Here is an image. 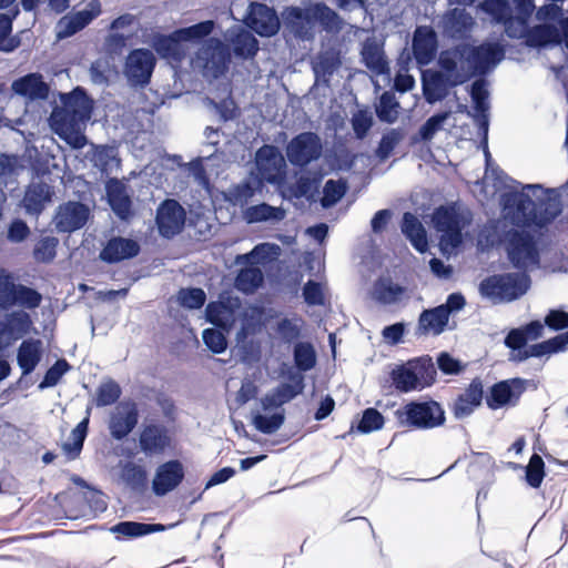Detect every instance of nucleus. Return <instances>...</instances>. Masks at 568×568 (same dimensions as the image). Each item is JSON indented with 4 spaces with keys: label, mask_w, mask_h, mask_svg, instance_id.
Listing matches in <instances>:
<instances>
[{
    "label": "nucleus",
    "mask_w": 568,
    "mask_h": 568,
    "mask_svg": "<svg viewBox=\"0 0 568 568\" xmlns=\"http://www.w3.org/2000/svg\"><path fill=\"white\" fill-rule=\"evenodd\" d=\"M504 343L510 349L509 361L511 362L521 363L530 357H540V354L532 351L535 344L528 346L518 331H509Z\"/></svg>",
    "instance_id": "42"
},
{
    "label": "nucleus",
    "mask_w": 568,
    "mask_h": 568,
    "mask_svg": "<svg viewBox=\"0 0 568 568\" xmlns=\"http://www.w3.org/2000/svg\"><path fill=\"white\" fill-rule=\"evenodd\" d=\"M285 217V210L267 203L252 205L243 211V219L248 224L261 222H280Z\"/></svg>",
    "instance_id": "41"
},
{
    "label": "nucleus",
    "mask_w": 568,
    "mask_h": 568,
    "mask_svg": "<svg viewBox=\"0 0 568 568\" xmlns=\"http://www.w3.org/2000/svg\"><path fill=\"white\" fill-rule=\"evenodd\" d=\"M302 325L303 321L301 318L285 317L277 322L276 333L284 343L291 344L300 338Z\"/></svg>",
    "instance_id": "56"
},
{
    "label": "nucleus",
    "mask_w": 568,
    "mask_h": 568,
    "mask_svg": "<svg viewBox=\"0 0 568 568\" xmlns=\"http://www.w3.org/2000/svg\"><path fill=\"white\" fill-rule=\"evenodd\" d=\"M476 26V20L464 8L446 10L438 20L437 27L445 39L465 41L470 38Z\"/></svg>",
    "instance_id": "12"
},
{
    "label": "nucleus",
    "mask_w": 568,
    "mask_h": 568,
    "mask_svg": "<svg viewBox=\"0 0 568 568\" xmlns=\"http://www.w3.org/2000/svg\"><path fill=\"white\" fill-rule=\"evenodd\" d=\"M60 106L53 108L50 121H57L55 115L69 122L73 120L79 123H87L92 114L93 101L81 87L74 88L69 93H59Z\"/></svg>",
    "instance_id": "8"
},
{
    "label": "nucleus",
    "mask_w": 568,
    "mask_h": 568,
    "mask_svg": "<svg viewBox=\"0 0 568 568\" xmlns=\"http://www.w3.org/2000/svg\"><path fill=\"white\" fill-rule=\"evenodd\" d=\"M285 415L284 412H277L270 416L263 414H255L253 416L254 427L263 434H274L284 424Z\"/></svg>",
    "instance_id": "55"
},
{
    "label": "nucleus",
    "mask_w": 568,
    "mask_h": 568,
    "mask_svg": "<svg viewBox=\"0 0 568 568\" xmlns=\"http://www.w3.org/2000/svg\"><path fill=\"white\" fill-rule=\"evenodd\" d=\"M323 153V143L318 134L302 132L295 135L286 145L288 162L298 168H305L317 161Z\"/></svg>",
    "instance_id": "11"
},
{
    "label": "nucleus",
    "mask_w": 568,
    "mask_h": 568,
    "mask_svg": "<svg viewBox=\"0 0 568 568\" xmlns=\"http://www.w3.org/2000/svg\"><path fill=\"white\" fill-rule=\"evenodd\" d=\"M205 317L215 326L226 327L232 321V311L222 302H211L206 305Z\"/></svg>",
    "instance_id": "53"
},
{
    "label": "nucleus",
    "mask_w": 568,
    "mask_h": 568,
    "mask_svg": "<svg viewBox=\"0 0 568 568\" xmlns=\"http://www.w3.org/2000/svg\"><path fill=\"white\" fill-rule=\"evenodd\" d=\"M42 301V295L34 288L14 283L12 276L0 273V308L8 310L20 306L28 310L37 308Z\"/></svg>",
    "instance_id": "9"
},
{
    "label": "nucleus",
    "mask_w": 568,
    "mask_h": 568,
    "mask_svg": "<svg viewBox=\"0 0 568 568\" xmlns=\"http://www.w3.org/2000/svg\"><path fill=\"white\" fill-rule=\"evenodd\" d=\"M400 230L416 251L420 253H425L427 251L428 240L426 230L413 213H404Z\"/></svg>",
    "instance_id": "34"
},
{
    "label": "nucleus",
    "mask_w": 568,
    "mask_h": 568,
    "mask_svg": "<svg viewBox=\"0 0 568 568\" xmlns=\"http://www.w3.org/2000/svg\"><path fill=\"white\" fill-rule=\"evenodd\" d=\"M527 384L528 381L523 378H513L495 384L486 397L488 407L497 409L516 402L526 389Z\"/></svg>",
    "instance_id": "24"
},
{
    "label": "nucleus",
    "mask_w": 568,
    "mask_h": 568,
    "mask_svg": "<svg viewBox=\"0 0 568 568\" xmlns=\"http://www.w3.org/2000/svg\"><path fill=\"white\" fill-rule=\"evenodd\" d=\"M11 31L12 19L6 13H0V51L9 53L20 47V38L18 36L11 37Z\"/></svg>",
    "instance_id": "54"
},
{
    "label": "nucleus",
    "mask_w": 568,
    "mask_h": 568,
    "mask_svg": "<svg viewBox=\"0 0 568 568\" xmlns=\"http://www.w3.org/2000/svg\"><path fill=\"white\" fill-rule=\"evenodd\" d=\"M406 294V288L390 278L381 277L374 283L373 297L381 304L399 303Z\"/></svg>",
    "instance_id": "40"
},
{
    "label": "nucleus",
    "mask_w": 568,
    "mask_h": 568,
    "mask_svg": "<svg viewBox=\"0 0 568 568\" xmlns=\"http://www.w3.org/2000/svg\"><path fill=\"white\" fill-rule=\"evenodd\" d=\"M384 425L383 415L375 408H366L357 425V430L362 434H368L378 430Z\"/></svg>",
    "instance_id": "63"
},
{
    "label": "nucleus",
    "mask_w": 568,
    "mask_h": 568,
    "mask_svg": "<svg viewBox=\"0 0 568 568\" xmlns=\"http://www.w3.org/2000/svg\"><path fill=\"white\" fill-rule=\"evenodd\" d=\"M479 9L491 17L496 24H500L513 12L508 0H483L479 3Z\"/></svg>",
    "instance_id": "52"
},
{
    "label": "nucleus",
    "mask_w": 568,
    "mask_h": 568,
    "mask_svg": "<svg viewBox=\"0 0 568 568\" xmlns=\"http://www.w3.org/2000/svg\"><path fill=\"white\" fill-rule=\"evenodd\" d=\"M89 216L88 205L79 201H68L57 207L52 222L57 232L73 233L87 224Z\"/></svg>",
    "instance_id": "14"
},
{
    "label": "nucleus",
    "mask_w": 568,
    "mask_h": 568,
    "mask_svg": "<svg viewBox=\"0 0 568 568\" xmlns=\"http://www.w3.org/2000/svg\"><path fill=\"white\" fill-rule=\"evenodd\" d=\"M108 202L113 213L123 221L132 215V202L122 183L114 181L106 185Z\"/></svg>",
    "instance_id": "36"
},
{
    "label": "nucleus",
    "mask_w": 568,
    "mask_h": 568,
    "mask_svg": "<svg viewBox=\"0 0 568 568\" xmlns=\"http://www.w3.org/2000/svg\"><path fill=\"white\" fill-rule=\"evenodd\" d=\"M295 371L303 374L313 369L317 362L314 346L310 342H296L293 348Z\"/></svg>",
    "instance_id": "45"
},
{
    "label": "nucleus",
    "mask_w": 568,
    "mask_h": 568,
    "mask_svg": "<svg viewBox=\"0 0 568 568\" xmlns=\"http://www.w3.org/2000/svg\"><path fill=\"white\" fill-rule=\"evenodd\" d=\"M230 49L217 39H210L197 52L196 63L206 79H217L229 69Z\"/></svg>",
    "instance_id": "10"
},
{
    "label": "nucleus",
    "mask_w": 568,
    "mask_h": 568,
    "mask_svg": "<svg viewBox=\"0 0 568 568\" xmlns=\"http://www.w3.org/2000/svg\"><path fill=\"white\" fill-rule=\"evenodd\" d=\"M31 323L30 315L23 311L8 313L0 321V347H7L23 337L29 332Z\"/></svg>",
    "instance_id": "25"
},
{
    "label": "nucleus",
    "mask_w": 568,
    "mask_h": 568,
    "mask_svg": "<svg viewBox=\"0 0 568 568\" xmlns=\"http://www.w3.org/2000/svg\"><path fill=\"white\" fill-rule=\"evenodd\" d=\"M433 222L436 231L440 233L442 250L449 252L463 243V230L470 220L455 206H439L433 214Z\"/></svg>",
    "instance_id": "7"
},
{
    "label": "nucleus",
    "mask_w": 568,
    "mask_h": 568,
    "mask_svg": "<svg viewBox=\"0 0 568 568\" xmlns=\"http://www.w3.org/2000/svg\"><path fill=\"white\" fill-rule=\"evenodd\" d=\"M91 9L81 10L70 16L61 18L57 26L58 39L72 37L84 29L100 13L99 3H91Z\"/></svg>",
    "instance_id": "29"
},
{
    "label": "nucleus",
    "mask_w": 568,
    "mask_h": 568,
    "mask_svg": "<svg viewBox=\"0 0 568 568\" xmlns=\"http://www.w3.org/2000/svg\"><path fill=\"white\" fill-rule=\"evenodd\" d=\"M285 21L300 38H305V26L315 22L327 32H337L342 29L339 16L324 2L311 3L306 8L290 7L285 11Z\"/></svg>",
    "instance_id": "5"
},
{
    "label": "nucleus",
    "mask_w": 568,
    "mask_h": 568,
    "mask_svg": "<svg viewBox=\"0 0 568 568\" xmlns=\"http://www.w3.org/2000/svg\"><path fill=\"white\" fill-rule=\"evenodd\" d=\"M54 192L44 182H32L29 184L22 199V205L29 215L39 216L47 204L52 201Z\"/></svg>",
    "instance_id": "28"
},
{
    "label": "nucleus",
    "mask_w": 568,
    "mask_h": 568,
    "mask_svg": "<svg viewBox=\"0 0 568 568\" xmlns=\"http://www.w3.org/2000/svg\"><path fill=\"white\" fill-rule=\"evenodd\" d=\"M88 426H89V418L85 417L75 426V428L72 429V432H71L72 443L67 442L63 444V446H62L63 450L68 454L69 458L74 459L81 453L84 439L88 434Z\"/></svg>",
    "instance_id": "51"
},
{
    "label": "nucleus",
    "mask_w": 568,
    "mask_h": 568,
    "mask_svg": "<svg viewBox=\"0 0 568 568\" xmlns=\"http://www.w3.org/2000/svg\"><path fill=\"white\" fill-rule=\"evenodd\" d=\"M172 446V436L166 426L159 423L144 425L139 435V447L149 457L163 455Z\"/></svg>",
    "instance_id": "18"
},
{
    "label": "nucleus",
    "mask_w": 568,
    "mask_h": 568,
    "mask_svg": "<svg viewBox=\"0 0 568 568\" xmlns=\"http://www.w3.org/2000/svg\"><path fill=\"white\" fill-rule=\"evenodd\" d=\"M487 85V81L480 77L475 80L470 87V98L474 103L473 118L485 143H487L489 128V92Z\"/></svg>",
    "instance_id": "22"
},
{
    "label": "nucleus",
    "mask_w": 568,
    "mask_h": 568,
    "mask_svg": "<svg viewBox=\"0 0 568 568\" xmlns=\"http://www.w3.org/2000/svg\"><path fill=\"white\" fill-rule=\"evenodd\" d=\"M247 26L262 37H272L280 30V19L274 9L263 3H251Z\"/></svg>",
    "instance_id": "23"
},
{
    "label": "nucleus",
    "mask_w": 568,
    "mask_h": 568,
    "mask_svg": "<svg viewBox=\"0 0 568 568\" xmlns=\"http://www.w3.org/2000/svg\"><path fill=\"white\" fill-rule=\"evenodd\" d=\"M185 477L183 464L179 459H171L160 464L152 479V491L158 497H163L175 490Z\"/></svg>",
    "instance_id": "17"
},
{
    "label": "nucleus",
    "mask_w": 568,
    "mask_h": 568,
    "mask_svg": "<svg viewBox=\"0 0 568 568\" xmlns=\"http://www.w3.org/2000/svg\"><path fill=\"white\" fill-rule=\"evenodd\" d=\"M231 43L234 54L239 58H253L258 51L257 40L251 32L244 29H241L233 34L231 38Z\"/></svg>",
    "instance_id": "47"
},
{
    "label": "nucleus",
    "mask_w": 568,
    "mask_h": 568,
    "mask_svg": "<svg viewBox=\"0 0 568 568\" xmlns=\"http://www.w3.org/2000/svg\"><path fill=\"white\" fill-rule=\"evenodd\" d=\"M176 298L179 304L184 308L199 310L204 305L206 294L199 287L181 288Z\"/></svg>",
    "instance_id": "59"
},
{
    "label": "nucleus",
    "mask_w": 568,
    "mask_h": 568,
    "mask_svg": "<svg viewBox=\"0 0 568 568\" xmlns=\"http://www.w3.org/2000/svg\"><path fill=\"white\" fill-rule=\"evenodd\" d=\"M12 91L30 101L47 100L50 87L44 82L42 74L38 72L28 73L16 79L11 84Z\"/></svg>",
    "instance_id": "26"
},
{
    "label": "nucleus",
    "mask_w": 568,
    "mask_h": 568,
    "mask_svg": "<svg viewBox=\"0 0 568 568\" xmlns=\"http://www.w3.org/2000/svg\"><path fill=\"white\" fill-rule=\"evenodd\" d=\"M526 44L531 48H541L548 44H560L561 34L555 24L540 23L529 28Z\"/></svg>",
    "instance_id": "38"
},
{
    "label": "nucleus",
    "mask_w": 568,
    "mask_h": 568,
    "mask_svg": "<svg viewBox=\"0 0 568 568\" xmlns=\"http://www.w3.org/2000/svg\"><path fill=\"white\" fill-rule=\"evenodd\" d=\"M255 165L261 179L275 183L284 175L286 163L280 149L275 145L265 144L255 153Z\"/></svg>",
    "instance_id": "16"
},
{
    "label": "nucleus",
    "mask_w": 568,
    "mask_h": 568,
    "mask_svg": "<svg viewBox=\"0 0 568 568\" xmlns=\"http://www.w3.org/2000/svg\"><path fill=\"white\" fill-rule=\"evenodd\" d=\"M460 85L446 71L428 69L422 74V87L425 100L433 104L444 100L452 88Z\"/></svg>",
    "instance_id": "19"
},
{
    "label": "nucleus",
    "mask_w": 568,
    "mask_h": 568,
    "mask_svg": "<svg viewBox=\"0 0 568 568\" xmlns=\"http://www.w3.org/2000/svg\"><path fill=\"white\" fill-rule=\"evenodd\" d=\"M545 477V463L538 454H534L525 467V479L532 488L540 487Z\"/></svg>",
    "instance_id": "60"
},
{
    "label": "nucleus",
    "mask_w": 568,
    "mask_h": 568,
    "mask_svg": "<svg viewBox=\"0 0 568 568\" xmlns=\"http://www.w3.org/2000/svg\"><path fill=\"white\" fill-rule=\"evenodd\" d=\"M529 19L514 16L513 12L503 21L500 24L504 26L505 33L507 37L511 39H525L527 38V33L529 30L528 27Z\"/></svg>",
    "instance_id": "61"
},
{
    "label": "nucleus",
    "mask_w": 568,
    "mask_h": 568,
    "mask_svg": "<svg viewBox=\"0 0 568 568\" xmlns=\"http://www.w3.org/2000/svg\"><path fill=\"white\" fill-rule=\"evenodd\" d=\"M490 221L481 231L489 246H503L509 263L527 273L540 266L539 237L526 230V225L514 224L509 219ZM530 227H537L531 225Z\"/></svg>",
    "instance_id": "2"
},
{
    "label": "nucleus",
    "mask_w": 568,
    "mask_h": 568,
    "mask_svg": "<svg viewBox=\"0 0 568 568\" xmlns=\"http://www.w3.org/2000/svg\"><path fill=\"white\" fill-rule=\"evenodd\" d=\"M568 346V331L558 334L549 339L535 344V353L542 356H550L566 351Z\"/></svg>",
    "instance_id": "57"
},
{
    "label": "nucleus",
    "mask_w": 568,
    "mask_h": 568,
    "mask_svg": "<svg viewBox=\"0 0 568 568\" xmlns=\"http://www.w3.org/2000/svg\"><path fill=\"white\" fill-rule=\"evenodd\" d=\"M140 252L139 244L131 239L112 237L100 253V258L108 263H116L132 258Z\"/></svg>",
    "instance_id": "30"
},
{
    "label": "nucleus",
    "mask_w": 568,
    "mask_h": 568,
    "mask_svg": "<svg viewBox=\"0 0 568 568\" xmlns=\"http://www.w3.org/2000/svg\"><path fill=\"white\" fill-rule=\"evenodd\" d=\"M399 426L427 430L445 423V410L435 400H412L395 412Z\"/></svg>",
    "instance_id": "6"
},
{
    "label": "nucleus",
    "mask_w": 568,
    "mask_h": 568,
    "mask_svg": "<svg viewBox=\"0 0 568 568\" xmlns=\"http://www.w3.org/2000/svg\"><path fill=\"white\" fill-rule=\"evenodd\" d=\"M41 361V341L29 338L24 339L17 353V363L22 371V375L31 374Z\"/></svg>",
    "instance_id": "37"
},
{
    "label": "nucleus",
    "mask_w": 568,
    "mask_h": 568,
    "mask_svg": "<svg viewBox=\"0 0 568 568\" xmlns=\"http://www.w3.org/2000/svg\"><path fill=\"white\" fill-rule=\"evenodd\" d=\"M526 44L531 48H541L548 44H560L561 34L555 24L540 23L529 28Z\"/></svg>",
    "instance_id": "39"
},
{
    "label": "nucleus",
    "mask_w": 568,
    "mask_h": 568,
    "mask_svg": "<svg viewBox=\"0 0 568 568\" xmlns=\"http://www.w3.org/2000/svg\"><path fill=\"white\" fill-rule=\"evenodd\" d=\"M59 240L54 236L42 237L34 246L33 257L40 263H49L57 255Z\"/></svg>",
    "instance_id": "62"
},
{
    "label": "nucleus",
    "mask_w": 568,
    "mask_h": 568,
    "mask_svg": "<svg viewBox=\"0 0 568 568\" xmlns=\"http://www.w3.org/2000/svg\"><path fill=\"white\" fill-rule=\"evenodd\" d=\"M282 376L286 378L288 383L280 384L277 387L273 388L272 392L278 402L284 405L303 393L305 383L304 375L296 372L293 367L283 371Z\"/></svg>",
    "instance_id": "35"
},
{
    "label": "nucleus",
    "mask_w": 568,
    "mask_h": 568,
    "mask_svg": "<svg viewBox=\"0 0 568 568\" xmlns=\"http://www.w3.org/2000/svg\"><path fill=\"white\" fill-rule=\"evenodd\" d=\"M347 190L348 183L346 180H327L323 186V196L321 197V205L324 209H329L336 205L344 197Z\"/></svg>",
    "instance_id": "49"
},
{
    "label": "nucleus",
    "mask_w": 568,
    "mask_h": 568,
    "mask_svg": "<svg viewBox=\"0 0 568 568\" xmlns=\"http://www.w3.org/2000/svg\"><path fill=\"white\" fill-rule=\"evenodd\" d=\"M362 62L375 75L389 74V64L383 44L376 38H367L361 50Z\"/></svg>",
    "instance_id": "27"
},
{
    "label": "nucleus",
    "mask_w": 568,
    "mask_h": 568,
    "mask_svg": "<svg viewBox=\"0 0 568 568\" xmlns=\"http://www.w3.org/2000/svg\"><path fill=\"white\" fill-rule=\"evenodd\" d=\"M182 38L176 36V31L170 36H158L153 40L154 50L165 59L180 60L182 55Z\"/></svg>",
    "instance_id": "48"
},
{
    "label": "nucleus",
    "mask_w": 568,
    "mask_h": 568,
    "mask_svg": "<svg viewBox=\"0 0 568 568\" xmlns=\"http://www.w3.org/2000/svg\"><path fill=\"white\" fill-rule=\"evenodd\" d=\"M448 321L447 312L443 306L424 310L418 317L417 334L437 336L445 331Z\"/></svg>",
    "instance_id": "32"
},
{
    "label": "nucleus",
    "mask_w": 568,
    "mask_h": 568,
    "mask_svg": "<svg viewBox=\"0 0 568 568\" xmlns=\"http://www.w3.org/2000/svg\"><path fill=\"white\" fill-rule=\"evenodd\" d=\"M413 55L418 65H428L433 62L438 50V37L429 26H418L412 40Z\"/></svg>",
    "instance_id": "20"
},
{
    "label": "nucleus",
    "mask_w": 568,
    "mask_h": 568,
    "mask_svg": "<svg viewBox=\"0 0 568 568\" xmlns=\"http://www.w3.org/2000/svg\"><path fill=\"white\" fill-rule=\"evenodd\" d=\"M483 395L481 381L479 378L473 379L468 388L454 403L453 412L455 417L463 419L471 415L475 408L481 404Z\"/></svg>",
    "instance_id": "31"
},
{
    "label": "nucleus",
    "mask_w": 568,
    "mask_h": 568,
    "mask_svg": "<svg viewBox=\"0 0 568 568\" xmlns=\"http://www.w3.org/2000/svg\"><path fill=\"white\" fill-rule=\"evenodd\" d=\"M504 58L505 48L499 42L484 41L478 45L462 42L440 51L437 63L462 85L490 73Z\"/></svg>",
    "instance_id": "1"
},
{
    "label": "nucleus",
    "mask_w": 568,
    "mask_h": 568,
    "mask_svg": "<svg viewBox=\"0 0 568 568\" xmlns=\"http://www.w3.org/2000/svg\"><path fill=\"white\" fill-rule=\"evenodd\" d=\"M264 281L263 272L257 266H247L239 271L235 277V287L245 294L254 293Z\"/></svg>",
    "instance_id": "46"
},
{
    "label": "nucleus",
    "mask_w": 568,
    "mask_h": 568,
    "mask_svg": "<svg viewBox=\"0 0 568 568\" xmlns=\"http://www.w3.org/2000/svg\"><path fill=\"white\" fill-rule=\"evenodd\" d=\"M138 419L139 414L134 403H119L110 415V435L116 440L124 439L134 429Z\"/></svg>",
    "instance_id": "21"
},
{
    "label": "nucleus",
    "mask_w": 568,
    "mask_h": 568,
    "mask_svg": "<svg viewBox=\"0 0 568 568\" xmlns=\"http://www.w3.org/2000/svg\"><path fill=\"white\" fill-rule=\"evenodd\" d=\"M156 60L149 49H134L125 59L123 74L134 88L149 84Z\"/></svg>",
    "instance_id": "13"
},
{
    "label": "nucleus",
    "mask_w": 568,
    "mask_h": 568,
    "mask_svg": "<svg viewBox=\"0 0 568 568\" xmlns=\"http://www.w3.org/2000/svg\"><path fill=\"white\" fill-rule=\"evenodd\" d=\"M70 369V365L65 359H58L44 374L43 379L39 384V389L43 390L55 386L61 377Z\"/></svg>",
    "instance_id": "64"
},
{
    "label": "nucleus",
    "mask_w": 568,
    "mask_h": 568,
    "mask_svg": "<svg viewBox=\"0 0 568 568\" xmlns=\"http://www.w3.org/2000/svg\"><path fill=\"white\" fill-rule=\"evenodd\" d=\"M436 367L430 356L425 355L395 366L389 373L394 387L400 393L422 390L436 381Z\"/></svg>",
    "instance_id": "4"
},
{
    "label": "nucleus",
    "mask_w": 568,
    "mask_h": 568,
    "mask_svg": "<svg viewBox=\"0 0 568 568\" xmlns=\"http://www.w3.org/2000/svg\"><path fill=\"white\" fill-rule=\"evenodd\" d=\"M530 284L531 278L527 273H499L481 280L478 291L483 298L498 305L519 300L528 292Z\"/></svg>",
    "instance_id": "3"
},
{
    "label": "nucleus",
    "mask_w": 568,
    "mask_h": 568,
    "mask_svg": "<svg viewBox=\"0 0 568 568\" xmlns=\"http://www.w3.org/2000/svg\"><path fill=\"white\" fill-rule=\"evenodd\" d=\"M186 213L183 206L173 199L163 201L158 210L155 223L159 233L166 239L179 234L185 224Z\"/></svg>",
    "instance_id": "15"
},
{
    "label": "nucleus",
    "mask_w": 568,
    "mask_h": 568,
    "mask_svg": "<svg viewBox=\"0 0 568 568\" xmlns=\"http://www.w3.org/2000/svg\"><path fill=\"white\" fill-rule=\"evenodd\" d=\"M450 114V111H444L428 118L419 128V140L424 142L430 141L434 135L443 129L444 123L449 119Z\"/></svg>",
    "instance_id": "58"
},
{
    "label": "nucleus",
    "mask_w": 568,
    "mask_h": 568,
    "mask_svg": "<svg viewBox=\"0 0 568 568\" xmlns=\"http://www.w3.org/2000/svg\"><path fill=\"white\" fill-rule=\"evenodd\" d=\"M162 530H164V526L161 524H145L136 521H121L110 528L111 532L122 535L128 538L142 537Z\"/></svg>",
    "instance_id": "44"
},
{
    "label": "nucleus",
    "mask_w": 568,
    "mask_h": 568,
    "mask_svg": "<svg viewBox=\"0 0 568 568\" xmlns=\"http://www.w3.org/2000/svg\"><path fill=\"white\" fill-rule=\"evenodd\" d=\"M120 478L132 490L141 491L146 486L148 473L143 466L126 462L121 466Z\"/></svg>",
    "instance_id": "43"
},
{
    "label": "nucleus",
    "mask_w": 568,
    "mask_h": 568,
    "mask_svg": "<svg viewBox=\"0 0 568 568\" xmlns=\"http://www.w3.org/2000/svg\"><path fill=\"white\" fill-rule=\"evenodd\" d=\"M57 121H50L53 131L64 140L71 148L80 150L87 144V138L82 133V128L85 123L74 122L73 120L67 122L58 114Z\"/></svg>",
    "instance_id": "33"
},
{
    "label": "nucleus",
    "mask_w": 568,
    "mask_h": 568,
    "mask_svg": "<svg viewBox=\"0 0 568 568\" xmlns=\"http://www.w3.org/2000/svg\"><path fill=\"white\" fill-rule=\"evenodd\" d=\"M399 103L395 94L390 91H385L378 100L376 105V114L382 122L394 123L398 118Z\"/></svg>",
    "instance_id": "50"
}]
</instances>
